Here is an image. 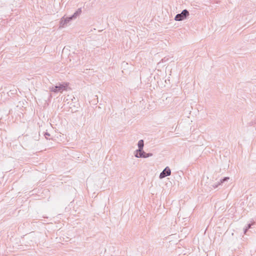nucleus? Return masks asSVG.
Listing matches in <instances>:
<instances>
[{
	"label": "nucleus",
	"mask_w": 256,
	"mask_h": 256,
	"mask_svg": "<svg viewBox=\"0 0 256 256\" xmlns=\"http://www.w3.org/2000/svg\"><path fill=\"white\" fill-rule=\"evenodd\" d=\"M248 230V229L247 228H246L244 229V234H246V232H247V230Z\"/></svg>",
	"instance_id": "obj_11"
},
{
	"label": "nucleus",
	"mask_w": 256,
	"mask_h": 256,
	"mask_svg": "<svg viewBox=\"0 0 256 256\" xmlns=\"http://www.w3.org/2000/svg\"><path fill=\"white\" fill-rule=\"evenodd\" d=\"M82 12V8H79L78 10L72 16L73 18H76Z\"/></svg>",
	"instance_id": "obj_7"
},
{
	"label": "nucleus",
	"mask_w": 256,
	"mask_h": 256,
	"mask_svg": "<svg viewBox=\"0 0 256 256\" xmlns=\"http://www.w3.org/2000/svg\"><path fill=\"white\" fill-rule=\"evenodd\" d=\"M50 136V135L48 132H46L44 134V136H45L46 138L47 139H48L47 136Z\"/></svg>",
	"instance_id": "obj_10"
},
{
	"label": "nucleus",
	"mask_w": 256,
	"mask_h": 256,
	"mask_svg": "<svg viewBox=\"0 0 256 256\" xmlns=\"http://www.w3.org/2000/svg\"><path fill=\"white\" fill-rule=\"evenodd\" d=\"M229 177H224V178L220 180V183L222 184L226 181H228L229 180Z\"/></svg>",
	"instance_id": "obj_8"
},
{
	"label": "nucleus",
	"mask_w": 256,
	"mask_h": 256,
	"mask_svg": "<svg viewBox=\"0 0 256 256\" xmlns=\"http://www.w3.org/2000/svg\"><path fill=\"white\" fill-rule=\"evenodd\" d=\"M171 174V170L170 168L167 166L166 167L160 174V179L163 178L167 176H170Z\"/></svg>",
	"instance_id": "obj_4"
},
{
	"label": "nucleus",
	"mask_w": 256,
	"mask_h": 256,
	"mask_svg": "<svg viewBox=\"0 0 256 256\" xmlns=\"http://www.w3.org/2000/svg\"><path fill=\"white\" fill-rule=\"evenodd\" d=\"M138 149L135 151V153L138 151H142L143 150L144 146V141L142 140H140L138 141Z\"/></svg>",
	"instance_id": "obj_6"
},
{
	"label": "nucleus",
	"mask_w": 256,
	"mask_h": 256,
	"mask_svg": "<svg viewBox=\"0 0 256 256\" xmlns=\"http://www.w3.org/2000/svg\"><path fill=\"white\" fill-rule=\"evenodd\" d=\"M189 15L188 11L185 9L183 10L180 14H177L174 18L176 21H181L186 18Z\"/></svg>",
	"instance_id": "obj_2"
},
{
	"label": "nucleus",
	"mask_w": 256,
	"mask_h": 256,
	"mask_svg": "<svg viewBox=\"0 0 256 256\" xmlns=\"http://www.w3.org/2000/svg\"><path fill=\"white\" fill-rule=\"evenodd\" d=\"M251 226L252 224H248V226L246 227L248 229L250 228V227H251Z\"/></svg>",
	"instance_id": "obj_12"
},
{
	"label": "nucleus",
	"mask_w": 256,
	"mask_h": 256,
	"mask_svg": "<svg viewBox=\"0 0 256 256\" xmlns=\"http://www.w3.org/2000/svg\"><path fill=\"white\" fill-rule=\"evenodd\" d=\"M152 156V153H146L144 152L143 150L142 151H138L136 152L134 154V156L137 158H147Z\"/></svg>",
	"instance_id": "obj_3"
},
{
	"label": "nucleus",
	"mask_w": 256,
	"mask_h": 256,
	"mask_svg": "<svg viewBox=\"0 0 256 256\" xmlns=\"http://www.w3.org/2000/svg\"><path fill=\"white\" fill-rule=\"evenodd\" d=\"M73 18L72 16L68 17L66 18H64L63 17L60 22V26L64 27L66 24L70 21L72 20Z\"/></svg>",
	"instance_id": "obj_5"
},
{
	"label": "nucleus",
	"mask_w": 256,
	"mask_h": 256,
	"mask_svg": "<svg viewBox=\"0 0 256 256\" xmlns=\"http://www.w3.org/2000/svg\"><path fill=\"white\" fill-rule=\"evenodd\" d=\"M220 184H221V183H220V182H218L217 184L212 185V186H213V188H216L218 186V185H220Z\"/></svg>",
	"instance_id": "obj_9"
},
{
	"label": "nucleus",
	"mask_w": 256,
	"mask_h": 256,
	"mask_svg": "<svg viewBox=\"0 0 256 256\" xmlns=\"http://www.w3.org/2000/svg\"><path fill=\"white\" fill-rule=\"evenodd\" d=\"M68 86V83L67 82L58 83L54 86L50 87L49 89L51 92L55 93L62 92L67 90Z\"/></svg>",
	"instance_id": "obj_1"
}]
</instances>
